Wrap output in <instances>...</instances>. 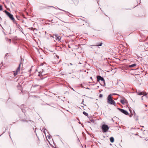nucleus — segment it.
Masks as SVG:
<instances>
[{
  "label": "nucleus",
  "mask_w": 148,
  "mask_h": 148,
  "mask_svg": "<svg viewBox=\"0 0 148 148\" xmlns=\"http://www.w3.org/2000/svg\"><path fill=\"white\" fill-rule=\"evenodd\" d=\"M107 102L108 103L112 104L114 106L115 105L116 103L115 102L112 100V97L111 94L109 95L107 98Z\"/></svg>",
  "instance_id": "obj_1"
},
{
  "label": "nucleus",
  "mask_w": 148,
  "mask_h": 148,
  "mask_svg": "<svg viewBox=\"0 0 148 148\" xmlns=\"http://www.w3.org/2000/svg\"><path fill=\"white\" fill-rule=\"evenodd\" d=\"M4 12L7 15V16L9 17V18L13 21L14 23H15V21L13 16V15L11 14L10 12H8L6 10H5Z\"/></svg>",
  "instance_id": "obj_2"
},
{
  "label": "nucleus",
  "mask_w": 148,
  "mask_h": 148,
  "mask_svg": "<svg viewBox=\"0 0 148 148\" xmlns=\"http://www.w3.org/2000/svg\"><path fill=\"white\" fill-rule=\"evenodd\" d=\"M101 128L103 132H107L109 129V127L108 125L105 124H103L102 125Z\"/></svg>",
  "instance_id": "obj_3"
},
{
  "label": "nucleus",
  "mask_w": 148,
  "mask_h": 148,
  "mask_svg": "<svg viewBox=\"0 0 148 148\" xmlns=\"http://www.w3.org/2000/svg\"><path fill=\"white\" fill-rule=\"evenodd\" d=\"M97 81H99L100 80H101L104 84H105V80L103 77H102L100 76H97Z\"/></svg>",
  "instance_id": "obj_4"
},
{
  "label": "nucleus",
  "mask_w": 148,
  "mask_h": 148,
  "mask_svg": "<svg viewBox=\"0 0 148 148\" xmlns=\"http://www.w3.org/2000/svg\"><path fill=\"white\" fill-rule=\"evenodd\" d=\"M119 110L122 113L125 114L126 115H127L129 114L128 112L126 110H124V109H119Z\"/></svg>",
  "instance_id": "obj_5"
},
{
  "label": "nucleus",
  "mask_w": 148,
  "mask_h": 148,
  "mask_svg": "<svg viewBox=\"0 0 148 148\" xmlns=\"http://www.w3.org/2000/svg\"><path fill=\"white\" fill-rule=\"evenodd\" d=\"M20 66H21V63L19 64V66L17 68V70H16L15 72L14 73V76L17 75L18 74V72L20 71Z\"/></svg>",
  "instance_id": "obj_6"
},
{
  "label": "nucleus",
  "mask_w": 148,
  "mask_h": 148,
  "mask_svg": "<svg viewBox=\"0 0 148 148\" xmlns=\"http://www.w3.org/2000/svg\"><path fill=\"white\" fill-rule=\"evenodd\" d=\"M137 95H146V94L145 92H136Z\"/></svg>",
  "instance_id": "obj_7"
},
{
  "label": "nucleus",
  "mask_w": 148,
  "mask_h": 148,
  "mask_svg": "<svg viewBox=\"0 0 148 148\" xmlns=\"http://www.w3.org/2000/svg\"><path fill=\"white\" fill-rule=\"evenodd\" d=\"M126 101V100L125 98H123L122 99L120 100V102L123 104H124Z\"/></svg>",
  "instance_id": "obj_8"
},
{
  "label": "nucleus",
  "mask_w": 148,
  "mask_h": 148,
  "mask_svg": "<svg viewBox=\"0 0 148 148\" xmlns=\"http://www.w3.org/2000/svg\"><path fill=\"white\" fill-rule=\"evenodd\" d=\"M56 37V40H58L59 41H60V40L61 38V37L60 36H58V35H55Z\"/></svg>",
  "instance_id": "obj_9"
},
{
  "label": "nucleus",
  "mask_w": 148,
  "mask_h": 148,
  "mask_svg": "<svg viewBox=\"0 0 148 148\" xmlns=\"http://www.w3.org/2000/svg\"><path fill=\"white\" fill-rule=\"evenodd\" d=\"M110 140L111 143H113L114 141V138L113 137H111L110 138Z\"/></svg>",
  "instance_id": "obj_10"
},
{
  "label": "nucleus",
  "mask_w": 148,
  "mask_h": 148,
  "mask_svg": "<svg viewBox=\"0 0 148 148\" xmlns=\"http://www.w3.org/2000/svg\"><path fill=\"white\" fill-rule=\"evenodd\" d=\"M43 70H42V71H40L38 72L39 74L38 76L40 77L41 75H42V73L43 72Z\"/></svg>",
  "instance_id": "obj_11"
},
{
  "label": "nucleus",
  "mask_w": 148,
  "mask_h": 148,
  "mask_svg": "<svg viewBox=\"0 0 148 148\" xmlns=\"http://www.w3.org/2000/svg\"><path fill=\"white\" fill-rule=\"evenodd\" d=\"M136 65V64H134L129 65V67L130 68L133 67L135 66Z\"/></svg>",
  "instance_id": "obj_12"
},
{
  "label": "nucleus",
  "mask_w": 148,
  "mask_h": 148,
  "mask_svg": "<svg viewBox=\"0 0 148 148\" xmlns=\"http://www.w3.org/2000/svg\"><path fill=\"white\" fill-rule=\"evenodd\" d=\"M83 113L86 116H87L88 115V114L85 111H84L83 112Z\"/></svg>",
  "instance_id": "obj_13"
},
{
  "label": "nucleus",
  "mask_w": 148,
  "mask_h": 148,
  "mask_svg": "<svg viewBox=\"0 0 148 148\" xmlns=\"http://www.w3.org/2000/svg\"><path fill=\"white\" fill-rule=\"evenodd\" d=\"M102 43L101 42V43L100 44L97 45H96V46H102Z\"/></svg>",
  "instance_id": "obj_14"
},
{
  "label": "nucleus",
  "mask_w": 148,
  "mask_h": 148,
  "mask_svg": "<svg viewBox=\"0 0 148 148\" xmlns=\"http://www.w3.org/2000/svg\"><path fill=\"white\" fill-rule=\"evenodd\" d=\"M3 10L2 6L0 5V10Z\"/></svg>",
  "instance_id": "obj_15"
},
{
  "label": "nucleus",
  "mask_w": 148,
  "mask_h": 148,
  "mask_svg": "<svg viewBox=\"0 0 148 148\" xmlns=\"http://www.w3.org/2000/svg\"><path fill=\"white\" fill-rule=\"evenodd\" d=\"M102 96H103V95H102V94H100V95H99V97H102Z\"/></svg>",
  "instance_id": "obj_16"
},
{
  "label": "nucleus",
  "mask_w": 148,
  "mask_h": 148,
  "mask_svg": "<svg viewBox=\"0 0 148 148\" xmlns=\"http://www.w3.org/2000/svg\"><path fill=\"white\" fill-rule=\"evenodd\" d=\"M59 10H62V11H65L63 10H61V9H59Z\"/></svg>",
  "instance_id": "obj_17"
},
{
  "label": "nucleus",
  "mask_w": 148,
  "mask_h": 148,
  "mask_svg": "<svg viewBox=\"0 0 148 148\" xmlns=\"http://www.w3.org/2000/svg\"><path fill=\"white\" fill-rule=\"evenodd\" d=\"M8 40H9V41L10 42L11 41V40L10 39H8Z\"/></svg>",
  "instance_id": "obj_18"
},
{
  "label": "nucleus",
  "mask_w": 148,
  "mask_h": 148,
  "mask_svg": "<svg viewBox=\"0 0 148 148\" xmlns=\"http://www.w3.org/2000/svg\"><path fill=\"white\" fill-rule=\"evenodd\" d=\"M70 64L71 65H72V64H71V63H70Z\"/></svg>",
  "instance_id": "obj_19"
},
{
  "label": "nucleus",
  "mask_w": 148,
  "mask_h": 148,
  "mask_svg": "<svg viewBox=\"0 0 148 148\" xmlns=\"http://www.w3.org/2000/svg\"><path fill=\"white\" fill-rule=\"evenodd\" d=\"M147 106V105H145V106L146 107Z\"/></svg>",
  "instance_id": "obj_20"
},
{
  "label": "nucleus",
  "mask_w": 148,
  "mask_h": 148,
  "mask_svg": "<svg viewBox=\"0 0 148 148\" xmlns=\"http://www.w3.org/2000/svg\"><path fill=\"white\" fill-rule=\"evenodd\" d=\"M79 64H81V63H80V62L79 63Z\"/></svg>",
  "instance_id": "obj_21"
},
{
  "label": "nucleus",
  "mask_w": 148,
  "mask_h": 148,
  "mask_svg": "<svg viewBox=\"0 0 148 148\" xmlns=\"http://www.w3.org/2000/svg\"><path fill=\"white\" fill-rule=\"evenodd\" d=\"M59 20H60V21H61V20H60V19H59Z\"/></svg>",
  "instance_id": "obj_22"
},
{
  "label": "nucleus",
  "mask_w": 148,
  "mask_h": 148,
  "mask_svg": "<svg viewBox=\"0 0 148 148\" xmlns=\"http://www.w3.org/2000/svg\"><path fill=\"white\" fill-rule=\"evenodd\" d=\"M59 20H60V21H61V20H60V19H59Z\"/></svg>",
  "instance_id": "obj_23"
}]
</instances>
